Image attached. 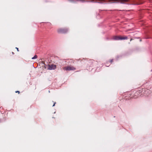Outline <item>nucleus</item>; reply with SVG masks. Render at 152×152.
Returning <instances> with one entry per match:
<instances>
[{"instance_id": "1", "label": "nucleus", "mask_w": 152, "mask_h": 152, "mask_svg": "<svg viewBox=\"0 0 152 152\" xmlns=\"http://www.w3.org/2000/svg\"><path fill=\"white\" fill-rule=\"evenodd\" d=\"M151 91L148 88H140L137 91H136L134 94L135 96L138 97L142 96H148V94H150Z\"/></svg>"}, {"instance_id": "2", "label": "nucleus", "mask_w": 152, "mask_h": 152, "mask_svg": "<svg viewBox=\"0 0 152 152\" xmlns=\"http://www.w3.org/2000/svg\"><path fill=\"white\" fill-rule=\"evenodd\" d=\"M68 31V29L67 28H60L57 30V32L58 33L65 34Z\"/></svg>"}, {"instance_id": "3", "label": "nucleus", "mask_w": 152, "mask_h": 152, "mask_svg": "<svg viewBox=\"0 0 152 152\" xmlns=\"http://www.w3.org/2000/svg\"><path fill=\"white\" fill-rule=\"evenodd\" d=\"M64 70L66 71H71L73 70H75L76 69L75 68L70 66H67L66 67H65L64 68Z\"/></svg>"}, {"instance_id": "4", "label": "nucleus", "mask_w": 152, "mask_h": 152, "mask_svg": "<svg viewBox=\"0 0 152 152\" xmlns=\"http://www.w3.org/2000/svg\"><path fill=\"white\" fill-rule=\"evenodd\" d=\"M48 69L49 70H55L56 68V66L54 64L48 65Z\"/></svg>"}, {"instance_id": "5", "label": "nucleus", "mask_w": 152, "mask_h": 152, "mask_svg": "<svg viewBox=\"0 0 152 152\" xmlns=\"http://www.w3.org/2000/svg\"><path fill=\"white\" fill-rule=\"evenodd\" d=\"M119 40H125L128 39V37L126 36H124L123 37L119 36Z\"/></svg>"}, {"instance_id": "6", "label": "nucleus", "mask_w": 152, "mask_h": 152, "mask_svg": "<svg viewBox=\"0 0 152 152\" xmlns=\"http://www.w3.org/2000/svg\"><path fill=\"white\" fill-rule=\"evenodd\" d=\"M119 36H115L113 37V39L115 40H119Z\"/></svg>"}, {"instance_id": "7", "label": "nucleus", "mask_w": 152, "mask_h": 152, "mask_svg": "<svg viewBox=\"0 0 152 152\" xmlns=\"http://www.w3.org/2000/svg\"><path fill=\"white\" fill-rule=\"evenodd\" d=\"M37 58V55H35L31 59H35Z\"/></svg>"}, {"instance_id": "8", "label": "nucleus", "mask_w": 152, "mask_h": 152, "mask_svg": "<svg viewBox=\"0 0 152 152\" xmlns=\"http://www.w3.org/2000/svg\"><path fill=\"white\" fill-rule=\"evenodd\" d=\"M5 121V119L3 118V120L1 121V120L0 119V122H2L3 121Z\"/></svg>"}, {"instance_id": "9", "label": "nucleus", "mask_w": 152, "mask_h": 152, "mask_svg": "<svg viewBox=\"0 0 152 152\" xmlns=\"http://www.w3.org/2000/svg\"><path fill=\"white\" fill-rule=\"evenodd\" d=\"M15 92V93H18V94H19V93H20V91H16Z\"/></svg>"}, {"instance_id": "10", "label": "nucleus", "mask_w": 152, "mask_h": 152, "mask_svg": "<svg viewBox=\"0 0 152 152\" xmlns=\"http://www.w3.org/2000/svg\"><path fill=\"white\" fill-rule=\"evenodd\" d=\"M56 103V102H55L53 104V107H54V106H55V104Z\"/></svg>"}, {"instance_id": "11", "label": "nucleus", "mask_w": 152, "mask_h": 152, "mask_svg": "<svg viewBox=\"0 0 152 152\" xmlns=\"http://www.w3.org/2000/svg\"><path fill=\"white\" fill-rule=\"evenodd\" d=\"M16 49H17V50L18 51H19V50H18V48L16 47Z\"/></svg>"}, {"instance_id": "12", "label": "nucleus", "mask_w": 152, "mask_h": 152, "mask_svg": "<svg viewBox=\"0 0 152 152\" xmlns=\"http://www.w3.org/2000/svg\"><path fill=\"white\" fill-rule=\"evenodd\" d=\"M134 38H135V39H139V38H140V37H134Z\"/></svg>"}, {"instance_id": "13", "label": "nucleus", "mask_w": 152, "mask_h": 152, "mask_svg": "<svg viewBox=\"0 0 152 152\" xmlns=\"http://www.w3.org/2000/svg\"><path fill=\"white\" fill-rule=\"evenodd\" d=\"M113 61V59H111L110 60V62H112Z\"/></svg>"}, {"instance_id": "14", "label": "nucleus", "mask_w": 152, "mask_h": 152, "mask_svg": "<svg viewBox=\"0 0 152 152\" xmlns=\"http://www.w3.org/2000/svg\"><path fill=\"white\" fill-rule=\"evenodd\" d=\"M133 39H131L130 40V41H131Z\"/></svg>"}, {"instance_id": "15", "label": "nucleus", "mask_w": 152, "mask_h": 152, "mask_svg": "<svg viewBox=\"0 0 152 152\" xmlns=\"http://www.w3.org/2000/svg\"><path fill=\"white\" fill-rule=\"evenodd\" d=\"M12 54H14V52H12Z\"/></svg>"}, {"instance_id": "16", "label": "nucleus", "mask_w": 152, "mask_h": 152, "mask_svg": "<svg viewBox=\"0 0 152 152\" xmlns=\"http://www.w3.org/2000/svg\"><path fill=\"white\" fill-rule=\"evenodd\" d=\"M140 42H141V41H142V40H141V39H140Z\"/></svg>"}, {"instance_id": "17", "label": "nucleus", "mask_w": 152, "mask_h": 152, "mask_svg": "<svg viewBox=\"0 0 152 152\" xmlns=\"http://www.w3.org/2000/svg\"><path fill=\"white\" fill-rule=\"evenodd\" d=\"M49 24H50V23H49Z\"/></svg>"}, {"instance_id": "18", "label": "nucleus", "mask_w": 152, "mask_h": 152, "mask_svg": "<svg viewBox=\"0 0 152 152\" xmlns=\"http://www.w3.org/2000/svg\"><path fill=\"white\" fill-rule=\"evenodd\" d=\"M49 92H50V90H49Z\"/></svg>"}, {"instance_id": "19", "label": "nucleus", "mask_w": 152, "mask_h": 152, "mask_svg": "<svg viewBox=\"0 0 152 152\" xmlns=\"http://www.w3.org/2000/svg\"><path fill=\"white\" fill-rule=\"evenodd\" d=\"M151 72H152V69L151 70Z\"/></svg>"}]
</instances>
